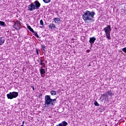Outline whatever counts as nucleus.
Instances as JSON below:
<instances>
[{
	"label": "nucleus",
	"mask_w": 126,
	"mask_h": 126,
	"mask_svg": "<svg viewBox=\"0 0 126 126\" xmlns=\"http://www.w3.org/2000/svg\"><path fill=\"white\" fill-rule=\"evenodd\" d=\"M96 13L95 12H91L90 11H86L84 14H83L82 17L83 20L85 21H93V19L94 18V15H95Z\"/></svg>",
	"instance_id": "f257e3e1"
},
{
	"label": "nucleus",
	"mask_w": 126,
	"mask_h": 126,
	"mask_svg": "<svg viewBox=\"0 0 126 126\" xmlns=\"http://www.w3.org/2000/svg\"><path fill=\"white\" fill-rule=\"evenodd\" d=\"M56 103H57V99H52L51 96L49 95L45 96V104L44 107H49V106H55Z\"/></svg>",
	"instance_id": "f03ea898"
},
{
	"label": "nucleus",
	"mask_w": 126,
	"mask_h": 126,
	"mask_svg": "<svg viewBox=\"0 0 126 126\" xmlns=\"http://www.w3.org/2000/svg\"><path fill=\"white\" fill-rule=\"evenodd\" d=\"M40 6H41V3H40L39 1L36 0L28 5V10L33 11V10H35V9H39Z\"/></svg>",
	"instance_id": "7ed1b4c3"
},
{
	"label": "nucleus",
	"mask_w": 126,
	"mask_h": 126,
	"mask_svg": "<svg viewBox=\"0 0 126 126\" xmlns=\"http://www.w3.org/2000/svg\"><path fill=\"white\" fill-rule=\"evenodd\" d=\"M112 29H111V26L109 25L107 27L104 28L103 31H104L106 34V39L108 40H111V31Z\"/></svg>",
	"instance_id": "20e7f679"
},
{
	"label": "nucleus",
	"mask_w": 126,
	"mask_h": 126,
	"mask_svg": "<svg viewBox=\"0 0 126 126\" xmlns=\"http://www.w3.org/2000/svg\"><path fill=\"white\" fill-rule=\"evenodd\" d=\"M7 98L10 100L14 99V98H17L18 97V93L16 92H10L6 94Z\"/></svg>",
	"instance_id": "39448f33"
},
{
	"label": "nucleus",
	"mask_w": 126,
	"mask_h": 126,
	"mask_svg": "<svg viewBox=\"0 0 126 126\" xmlns=\"http://www.w3.org/2000/svg\"><path fill=\"white\" fill-rule=\"evenodd\" d=\"M106 94V98H107V99H109V97H110V99H113V96H114L115 93L114 92V91H112L110 90L107 91Z\"/></svg>",
	"instance_id": "423d86ee"
},
{
	"label": "nucleus",
	"mask_w": 126,
	"mask_h": 126,
	"mask_svg": "<svg viewBox=\"0 0 126 126\" xmlns=\"http://www.w3.org/2000/svg\"><path fill=\"white\" fill-rule=\"evenodd\" d=\"M13 28H15L16 30H19L21 28V24L20 21H17L13 26Z\"/></svg>",
	"instance_id": "0eeeda50"
},
{
	"label": "nucleus",
	"mask_w": 126,
	"mask_h": 126,
	"mask_svg": "<svg viewBox=\"0 0 126 126\" xmlns=\"http://www.w3.org/2000/svg\"><path fill=\"white\" fill-rule=\"evenodd\" d=\"M96 41V37L95 36L90 37L89 42L90 43L91 46L95 43V41Z\"/></svg>",
	"instance_id": "6e6552de"
},
{
	"label": "nucleus",
	"mask_w": 126,
	"mask_h": 126,
	"mask_svg": "<svg viewBox=\"0 0 126 126\" xmlns=\"http://www.w3.org/2000/svg\"><path fill=\"white\" fill-rule=\"evenodd\" d=\"M67 122H66V121H63L61 123L57 125L56 126H67Z\"/></svg>",
	"instance_id": "1a4fd4ad"
},
{
	"label": "nucleus",
	"mask_w": 126,
	"mask_h": 126,
	"mask_svg": "<svg viewBox=\"0 0 126 126\" xmlns=\"http://www.w3.org/2000/svg\"><path fill=\"white\" fill-rule=\"evenodd\" d=\"M4 42H5V38L3 37H0V46L3 45V44H4Z\"/></svg>",
	"instance_id": "9d476101"
},
{
	"label": "nucleus",
	"mask_w": 126,
	"mask_h": 126,
	"mask_svg": "<svg viewBox=\"0 0 126 126\" xmlns=\"http://www.w3.org/2000/svg\"><path fill=\"white\" fill-rule=\"evenodd\" d=\"M49 28L52 30V29H55L57 28V27L56 26V24L51 23L49 25Z\"/></svg>",
	"instance_id": "9b49d317"
},
{
	"label": "nucleus",
	"mask_w": 126,
	"mask_h": 126,
	"mask_svg": "<svg viewBox=\"0 0 126 126\" xmlns=\"http://www.w3.org/2000/svg\"><path fill=\"white\" fill-rule=\"evenodd\" d=\"M55 23H57V24H60V23L61 22L62 20L59 18H55L54 19Z\"/></svg>",
	"instance_id": "f8f14e48"
},
{
	"label": "nucleus",
	"mask_w": 126,
	"mask_h": 126,
	"mask_svg": "<svg viewBox=\"0 0 126 126\" xmlns=\"http://www.w3.org/2000/svg\"><path fill=\"white\" fill-rule=\"evenodd\" d=\"M40 75L41 77H44V76L43 74H45L46 73V72L45 71V69L41 68L40 69Z\"/></svg>",
	"instance_id": "ddd939ff"
},
{
	"label": "nucleus",
	"mask_w": 126,
	"mask_h": 126,
	"mask_svg": "<svg viewBox=\"0 0 126 126\" xmlns=\"http://www.w3.org/2000/svg\"><path fill=\"white\" fill-rule=\"evenodd\" d=\"M102 98H103V99H102L103 100H104V98H105V100H107V99H108V97H107V94L106 93L103 94L101 95L100 99H102Z\"/></svg>",
	"instance_id": "4468645a"
},
{
	"label": "nucleus",
	"mask_w": 126,
	"mask_h": 126,
	"mask_svg": "<svg viewBox=\"0 0 126 126\" xmlns=\"http://www.w3.org/2000/svg\"><path fill=\"white\" fill-rule=\"evenodd\" d=\"M27 27L28 29H29V30H30V31H31V32H32V33H35V32L34 31L33 29H32V28H31V26H27Z\"/></svg>",
	"instance_id": "2eb2a0df"
},
{
	"label": "nucleus",
	"mask_w": 126,
	"mask_h": 126,
	"mask_svg": "<svg viewBox=\"0 0 126 126\" xmlns=\"http://www.w3.org/2000/svg\"><path fill=\"white\" fill-rule=\"evenodd\" d=\"M50 94L52 96H55V95H57V92L55 91H50Z\"/></svg>",
	"instance_id": "dca6fc26"
},
{
	"label": "nucleus",
	"mask_w": 126,
	"mask_h": 126,
	"mask_svg": "<svg viewBox=\"0 0 126 126\" xmlns=\"http://www.w3.org/2000/svg\"><path fill=\"white\" fill-rule=\"evenodd\" d=\"M44 3H49L51 2V0H42Z\"/></svg>",
	"instance_id": "f3484780"
},
{
	"label": "nucleus",
	"mask_w": 126,
	"mask_h": 126,
	"mask_svg": "<svg viewBox=\"0 0 126 126\" xmlns=\"http://www.w3.org/2000/svg\"><path fill=\"white\" fill-rule=\"evenodd\" d=\"M0 26H5V23L4 22L0 21Z\"/></svg>",
	"instance_id": "a211bd4d"
},
{
	"label": "nucleus",
	"mask_w": 126,
	"mask_h": 126,
	"mask_svg": "<svg viewBox=\"0 0 126 126\" xmlns=\"http://www.w3.org/2000/svg\"><path fill=\"white\" fill-rule=\"evenodd\" d=\"M94 105L96 106V107H99V106H100V104H99V103H98V102H97V101H94Z\"/></svg>",
	"instance_id": "6ab92c4d"
},
{
	"label": "nucleus",
	"mask_w": 126,
	"mask_h": 126,
	"mask_svg": "<svg viewBox=\"0 0 126 126\" xmlns=\"http://www.w3.org/2000/svg\"><path fill=\"white\" fill-rule=\"evenodd\" d=\"M32 33H34L33 35H34V36H35L36 38H39V35H38V33L37 32H32Z\"/></svg>",
	"instance_id": "aec40b11"
},
{
	"label": "nucleus",
	"mask_w": 126,
	"mask_h": 126,
	"mask_svg": "<svg viewBox=\"0 0 126 126\" xmlns=\"http://www.w3.org/2000/svg\"><path fill=\"white\" fill-rule=\"evenodd\" d=\"M40 24L41 26H44V22H43V20H40Z\"/></svg>",
	"instance_id": "412c9836"
},
{
	"label": "nucleus",
	"mask_w": 126,
	"mask_h": 126,
	"mask_svg": "<svg viewBox=\"0 0 126 126\" xmlns=\"http://www.w3.org/2000/svg\"><path fill=\"white\" fill-rule=\"evenodd\" d=\"M42 94H38V97L40 99H41V98H42Z\"/></svg>",
	"instance_id": "4be33fe9"
},
{
	"label": "nucleus",
	"mask_w": 126,
	"mask_h": 126,
	"mask_svg": "<svg viewBox=\"0 0 126 126\" xmlns=\"http://www.w3.org/2000/svg\"><path fill=\"white\" fill-rule=\"evenodd\" d=\"M41 48H42V50H43V51H45V45H41Z\"/></svg>",
	"instance_id": "5701e85b"
},
{
	"label": "nucleus",
	"mask_w": 126,
	"mask_h": 126,
	"mask_svg": "<svg viewBox=\"0 0 126 126\" xmlns=\"http://www.w3.org/2000/svg\"><path fill=\"white\" fill-rule=\"evenodd\" d=\"M31 88H32L33 91H34V90H35V88L34 87V86H31Z\"/></svg>",
	"instance_id": "b1692460"
},
{
	"label": "nucleus",
	"mask_w": 126,
	"mask_h": 126,
	"mask_svg": "<svg viewBox=\"0 0 126 126\" xmlns=\"http://www.w3.org/2000/svg\"><path fill=\"white\" fill-rule=\"evenodd\" d=\"M36 54L37 55H39V51H38V49L36 50Z\"/></svg>",
	"instance_id": "393cba45"
},
{
	"label": "nucleus",
	"mask_w": 126,
	"mask_h": 126,
	"mask_svg": "<svg viewBox=\"0 0 126 126\" xmlns=\"http://www.w3.org/2000/svg\"><path fill=\"white\" fill-rule=\"evenodd\" d=\"M87 53H90V50L89 49L87 50Z\"/></svg>",
	"instance_id": "a878e982"
},
{
	"label": "nucleus",
	"mask_w": 126,
	"mask_h": 126,
	"mask_svg": "<svg viewBox=\"0 0 126 126\" xmlns=\"http://www.w3.org/2000/svg\"><path fill=\"white\" fill-rule=\"evenodd\" d=\"M25 123V121H23V123H22L23 124H22V125L23 126V125H24V123Z\"/></svg>",
	"instance_id": "bb28decb"
},
{
	"label": "nucleus",
	"mask_w": 126,
	"mask_h": 126,
	"mask_svg": "<svg viewBox=\"0 0 126 126\" xmlns=\"http://www.w3.org/2000/svg\"><path fill=\"white\" fill-rule=\"evenodd\" d=\"M43 61L42 60H40V63H43Z\"/></svg>",
	"instance_id": "cd10ccee"
},
{
	"label": "nucleus",
	"mask_w": 126,
	"mask_h": 126,
	"mask_svg": "<svg viewBox=\"0 0 126 126\" xmlns=\"http://www.w3.org/2000/svg\"><path fill=\"white\" fill-rule=\"evenodd\" d=\"M40 64L41 65H43V63H40Z\"/></svg>",
	"instance_id": "c85d7f7f"
},
{
	"label": "nucleus",
	"mask_w": 126,
	"mask_h": 126,
	"mask_svg": "<svg viewBox=\"0 0 126 126\" xmlns=\"http://www.w3.org/2000/svg\"><path fill=\"white\" fill-rule=\"evenodd\" d=\"M21 126H24L23 125H21Z\"/></svg>",
	"instance_id": "c756f323"
},
{
	"label": "nucleus",
	"mask_w": 126,
	"mask_h": 126,
	"mask_svg": "<svg viewBox=\"0 0 126 126\" xmlns=\"http://www.w3.org/2000/svg\"><path fill=\"white\" fill-rule=\"evenodd\" d=\"M40 28H42V27H40Z\"/></svg>",
	"instance_id": "7c9ffc66"
}]
</instances>
